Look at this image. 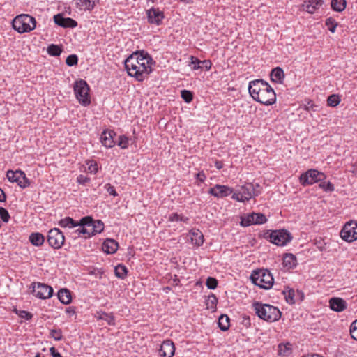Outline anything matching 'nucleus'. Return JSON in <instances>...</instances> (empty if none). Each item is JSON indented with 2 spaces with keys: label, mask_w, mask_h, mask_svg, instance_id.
Masks as SVG:
<instances>
[{
  "label": "nucleus",
  "mask_w": 357,
  "mask_h": 357,
  "mask_svg": "<svg viewBox=\"0 0 357 357\" xmlns=\"http://www.w3.org/2000/svg\"><path fill=\"white\" fill-rule=\"evenodd\" d=\"M116 143L121 149H127L129 144V138L125 135H120Z\"/></svg>",
  "instance_id": "37998d69"
},
{
  "label": "nucleus",
  "mask_w": 357,
  "mask_h": 357,
  "mask_svg": "<svg viewBox=\"0 0 357 357\" xmlns=\"http://www.w3.org/2000/svg\"><path fill=\"white\" fill-rule=\"evenodd\" d=\"M253 183H247L233 192L231 198L237 202H245L253 197Z\"/></svg>",
  "instance_id": "1a4fd4ad"
},
{
  "label": "nucleus",
  "mask_w": 357,
  "mask_h": 357,
  "mask_svg": "<svg viewBox=\"0 0 357 357\" xmlns=\"http://www.w3.org/2000/svg\"><path fill=\"white\" fill-rule=\"evenodd\" d=\"M59 225L61 227L74 228L77 227V222L70 217H66L59 222Z\"/></svg>",
  "instance_id": "473e14b6"
},
{
  "label": "nucleus",
  "mask_w": 357,
  "mask_h": 357,
  "mask_svg": "<svg viewBox=\"0 0 357 357\" xmlns=\"http://www.w3.org/2000/svg\"><path fill=\"white\" fill-rule=\"evenodd\" d=\"M304 108L307 111L312 110L314 112L317 110L318 106L313 104L312 101H308L307 104L304 105Z\"/></svg>",
  "instance_id": "6e6d98bb"
},
{
  "label": "nucleus",
  "mask_w": 357,
  "mask_h": 357,
  "mask_svg": "<svg viewBox=\"0 0 357 357\" xmlns=\"http://www.w3.org/2000/svg\"><path fill=\"white\" fill-rule=\"evenodd\" d=\"M234 190L227 185L216 184L214 187L208 190V194L217 198H223L233 195Z\"/></svg>",
  "instance_id": "2eb2a0df"
},
{
  "label": "nucleus",
  "mask_w": 357,
  "mask_h": 357,
  "mask_svg": "<svg viewBox=\"0 0 357 357\" xmlns=\"http://www.w3.org/2000/svg\"><path fill=\"white\" fill-rule=\"evenodd\" d=\"M33 292L37 298L47 299L52 296L53 289L47 284L38 282L36 286L33 287Z\"/></svg>",
  "instance_id": "4468645a"
},
{
  "label": "nucleus",
  "mask_w": 357,
  "mask_h": 357,
  "mask_svg": "<svg viewBox=\"0 0 357 357\" xmlns=\"http://www.w3.org/2000/svg\"><path fill=\"white\" fill-rule=\"evenodd\" d=\"M347 6L346 0H332L331 6L332 9L336 12H342Z\"/></svg>",
  "instance_id": "7c9ffc66"
},
{
  "label": "nucleus",
  "mask_w": 357,
  "mask_h": 357,
  "mask_svg": "<svg viewBox=\"0 0 357 357\" xmlns=\"http://www.w3.org/2000/svg\"><path fill=\"white\" fill-rule=\"evenodd\" d=\"M50 351L52 356V357H62V356L59 353L56 349L52 347L50 349Z\"/></svg>",
  "instance_id": "e2e57ef3"
},
{
  "label": "nucleus",
  "mask_w": 357,
  "mask_h": 357,
  "mask_svg": "<svg viewBox=\"0 0 357 357\" xmlns=\"http://www.w3.org/2000/svg\"><path fill=\"white\" fill-rule=\"evenodd\" d=\"M78 57L76 54H70L69 55L66 60V63L68 66H73L77 64Z\"/></svg>",
  "instance_id": "49530a36"
},
{
  "label": "nucleus",
  "mask_w": 357,
  "mask_h": 357,
  "mask_svg": "<svg viewBox=\"0 0 357 357\" xmlns=\"http://www.w3.org/2000/svg\"><path fill=\"white\" fill-rule=\"evenodd\" d=\"M326 178V175L316 169H311L300 176V183L303 185H312L314 183L322 181Z\"/></svg>",
  "instance_id": "6e6552de"
},
{
  "label": "nucleus",
  "mask_w": 357,
  "mask_h": 357,
  "mask_svg": "<svg viewBox=\"0 0 357 357\" xmlns=\"http://www.w3.org/2000/svg\"><path fill=\"white\" fill-rule=\"evenodd\" d=\"M282 294L284 295L285 300L288 303L294 304L295 303V292L294 289H289L287 293L284 290H283Z\"/></svg>",
  "instance_id": "ea45409f"
},
{
  "label": "nucleus",
  "mask_w": 357,
  "mask_h": 357,
  "mask_svg": "<svg viewBox=\"0 0 357 357\" xmlns=\"http://www.w3.org/2000/svg\"><path fill=\"white\" fill-rule=\"evenodd\" d=\"M146 15L149 23L157 26L162 23V20L165 17L163 12L160 10L159 8H151L147 10Z\"/></svg>",
  "instance_id": "dca6fc26"
},
{
  "label": "nucleus",
  "mask_w": 357,
  "mask_h": 357,
  "mask_svg": "<svg viewBox=\"0 0 357 357\" xmlns=\"http://www.w3.org/2000/svg\"><path fill=\"white\" fill-rule=\"evenodd\" d=\"M59 300L65 305H68L72 301L71 292L68 289H61L57 294Z\"/></svg>",
  "instance_id": "bb28decb"
},
{
  "label": "nucleus",
  "mask_w": 357,
  "mask_h": 357,
  "mask_svg": "<svg viewBox=\"0 0 357 357\" xmlns=\"http://www.w3.org/2000/svg\"><path fill=\"white\" fill-rule=\"evenodd\" d=\"M329 305L332 310L337 312H342L347 306L346 301L338 297L331 298L329 300Z\"/></svg>",
  "instance_id": "aec40b11"
},
{
  "label": "nucleus",
  "mask_w": 357,
  "mask_h": 357,
  "mask_svg": "<svg viewBox=\"0 0 357 357\" xmlns=\"http://www.w3.org/2000/svg\"><path fill=\"white\" fill-rule=\"evenodd\" d=\"M248 91L252 98L264 105H271L276 101V94L268 82L263 79L251 81Z\"/></svg>",
  "instance_id": "f257e3e1"
},
{
  "label": "nucleus",
  "mask_w": 357,
  "mask_h": 357,
  "mask_svg": "<svg viewBox=\"0 0 357 357\" xmlns=\"http://www.w3.org/2000/svg\"><path fill=\"white\" fill-rule=\"evenodd\" d=\"M128 58H132L133 60L136 62L135 64L138 66H142V65H146L149 63H152L153 59L152 58L146 53H139L135 52L132 54H131Z\"/></svg>",
  "instance_id": "412c9836"
},
{
  "label": "nucleus",
  "mask_w": 357,
  "mask_h": 357,
  "mask_svg": "<svg viewBox=\"0 0 357 357\" xmlns=\"http://www.w3.org/2000/svg\"><path fill=\"white\" fill-rule=\"evenodd\" d=\"M89 170L90 171V172H91V173H94V174H96V173L98 172V165H97V163H96V162L91 163V164L89 166Z\"/></svg>",
  "instance_id": "680f3d73"
},
{
  "label": "nucleus",
  "mask_w": 357,
  "mask_h": 357,
  "mask_svg": "<svg viewBox=\"0 0 357 357\" xmlns=\"http://www.w3.org/2000/svg\"><path fill=\"white\" fill-rule=\"evenodd\" d=\"M350 334L354 340H357V319L354 321L350 326Z\"/></svg>",
  "instance_id": "3c124183"
},
{
  "label": "nucleus",
  "mask_w": 357,
  "mask_h": 357,
  "mask_svg": "<svg viewBox=\"0 0 357 357\" xmlns=\"http://www.w3.org/2000/svg\"><path fill=\"white\" fill-rule=\"evenodd\" d=\"M93 220L90 216H86L82 218L79 222H77V226L84 227H91Z\"/></svg>",
  "instance_id": "e433bc0d"
},
{
  "label": "nucleus",
  "mask_w": 357,
  "mask_h": 357,
  "mask_svg": "<svg viewBox=\"0 0 357 357\" xmlns=\"http://www.w3.org/2000/svg\"><path fill=\"white\" fill-rule=\"evenodd\" d=\"M98 0H76L77 7L81 10H91L93 9Z\"/></svg>",
  "instance_id": "cd10ccee"
},
{
  "label": "nucleus",
  "mask_w": 357,
  "mask_h": 357,
  "mask_svg": "<svg viewBox=\"0 0 357 357\" xmlns=\"http://www.w3.org/2000/svg\"><path fill=\"white\" fill-rule=\"evenodd\" d=\"M211 62L208 60H204L201 61V63L199 66H192L193 70H197V69H206V70H208L211 68Z\"/></svg>",
  "instance_id": "a18cd8bd"
},
{
  "label": "nucleus",
  "mask_w": 357,
  "mask_h": 357,
  "mask_svg": "<svg viewBox=\"0 0 357 357\" xmlns=\"http://www.w3.org/2000/svg\"><path fill=\"white\" fill-rule=\"evenodd\" d=\"M6 196L4 191L0 188V202H6Z\"/></svg>",
  "instance_id": "338daca9"
},
{
  "label": "nucleus",
  "mask_w": 357,
  "mask_h": 357,
  "mask_svg": "<svg viewBox=\"0 0 357 357\" xmlns=\"http://www.w3.org/2000/svg\"><path fill=\"white\" fill-rule=\"evenodd\" d=\"M54 21L56 24L63 28H75L77 22L70 17H64L62 14H57L54 16Z\"/></svg>",
  "instance_id": "f3484780"
},
{
  "label": "nucleus",
  "mask_w": 357,
  "mask_h": 357,
  "mask_svg": "<svg viewBox=\"0 0 357 357\" xmlns=\"http://www.w3.org/2000/svg\"><path fill=\"white\" fill-rule=\"evenodd\" d=\"M218 326L222 331H227L230 326L229 318L226 314H221L218 319Z\"/></svg>",
  "instance_id": "2f4dec72"
},
{
  "label": "nucleus",
  "mask_w": 357,
  "mask_h": 357,
  "mask_svg": "<svg viewBox=\"0 0 357 357\" xmlns=\"http://www.w3.org/2000/svg\"><path fill=\"white\" fill-rule=\"evenodd\" d=\"M264 238L269 239V241L278 246L286 245L292 240L291 233L287 229L267 231L264 234Z\"/></svg>",
  "instance_id": "423d86ee"
},
{
  "label": "nucleus",
  "mask_w": 357,
  "mask_h": 357,
  "mask_svg": "<svg viewBox=\"0 0 357 357\" xmlns=\"http://www.w3.org/2000/svg\"><path fill=\"white\" fill-rule=\"evenodd\" d=\"M104 223L100 220H93L90 228L91 236L101 233L104 230Z\"/></svg>",
  "instance_id": "c756f323"
},
{
  "label": "nucleus",
  "mask_w": 357,
  "mask_h": 357,
  "mask_svg": "<svg viewBox=\"0 0 357 357\" xmlns=\"http://www.w3.org/2000/svg\"><path fill=\"white\" fill-rule=\"evenodd\" d=\"M49 245L54 249H59L64 244L65 237L62 231L57 228L51 229L47 237Z\"/></svg>",
  "instance_id": "9b49d317"
},
{
  "label": "nucleus",
  "mask_w": 357,
  "mask_h": 357,
  "mask_svg": "<svg viewBox=\"0 0 357 357\" xmlns=\"http://www.w3.org/2000/svg\"><path fill=\"white\" fill-rule=\"evenodd\" d=\"M50 337L56 341L62 339V331L61 329H52L50 331Z\"/></svg>",
  "instance_id": "09e8293b"
},
{
  "label": "nucleus",
  "mask_w": 357,
  "mask_h": 357,
  "mask_svg": "<svg viewBox=\"0 0 357 357\" xmlns=\"http://www.w3.org/2000/svg\"><path fill=\"white\" fill-rule=\"evenodd\" d=\"M267 221L266 216L262 213H252L248 214L246 217L242 218L241 225L248 227L251 225H260Z\"/></svg>",
  "instance_id": "ddd939ff"
},
{
  "label": "nucleus",
  "mask_w": 357,
  "mask_h": 357,
  "mask_svg": "<svg viewBox=\"0 0 357 357\" xmlns=\"http://www.w3.org/2000/svg\"><path fill=\"white\" fill-rule=\"evenodd\" d=\"M324 3L323 0H310L305 1L303 4V10H306L309 13H314L317 9Z\"/></svg>",
  "instance_id": "5701e85b"
},
{
  "label": "nucleus",
  "mask_w": 357,
  "mask_h": 357,
  "mask_svg": "<svg viewBox=\"0 0 357 357\" xmlns=\"http://www.w3.org/2000/svg\"><path fill=\"white\" fill-rule=\"evenodd\" d=\"M29 241L32 245L38 247L43 245L45 242V237L39 232L32 233L29 236Z\"/></svg>",
  "instance_id": "c85d7f7f"
},
{
  "label": "nucleus",
  "mask_w": 357,
  "mask_h": 357,
  "mask_svg": "<svg viewBox=\"0 0 357 357\" xmlns=\"http://www.w3.org/2000/svg\"><path fill=\"white\" fill-rule=\"evenodd\" d=\"M284 79V73L280 67H276L271 70V79L272 82L282 84Z\"/></svg>",
  "instance_id": "393cba45"
},
{
  "label": "nucleus",
  "mask_w": 357,
  "mask_h": 357,
  "mask_svg": "<svg viewBox=\"0 0 357 357\" xmlns=\"http://www.w3.org/2000/svg\"><path fill=\"white\" fill-rule=\"evenodd\" d=\"M181 98L188 103L192 100L193 95L192 93L188 90L181 91Z\"/></svg>",
  "instance_id": "8fccbe9b"
},
{
  "label": "nucleus",
  "mask_w": 357,
  "mask_h": 357,
  "mask_svg": "<svg viewBox=\"0 0 357 357\" xmlns=\"http://www.w3.org/2000/svg\"><path fill=\"white\" fill-rule=\"evenodd\" d=\"M190 234L191 236V242L192 244L200 246L204 243V236L202 233L197 229H193L190 231Z\"/></svg>",
  "instance_id": "a878e982"
},
{
  "label": "nucleus",
  "mask_w": 357,
  "mask_h": 357,
  "mask_svg": "<svg viewBox=\"0 0 357 357\" xmlns=\"http://www.w3.org/2000/svg\"><path fill=\"white\" fill-rule=\"evenodd\" d=\"M17 314L21 318H24L26 320H31L33 317V314L25 310H20Z\"/></svg>",
  "instance_id": "5fc2aeb1"
},
{
  "label": "nucleus",
  "mask_w": 357,
  "mask_h": 357,
  "mask_svg": "<svg viewBox=\"0 0 357 357\" xmlns=\"http://www.w3.org/2000/svg\"><path fill=\"white\" fill-rule=\"evenodd\" d=\"M75 234L77 235V236H80L82 234L84 236V238H89L91 236V231L89 228L81 227L75 231Z\"/></svg>",
  "instance_id": "a19ab883"
},
{
  "label": "nucleus",
  "mask_w": 357,
  "mask_h": 357,
  "mask_svg": "<svg viewBox=\"0 0 357 357\" xmlns=\"http://www.w3.org/2000/svg\"><path fill=\"white\" fill-rule=\"evenodd\" d=\"M114 273L117 278L124 279L127 275L128 270L124 265L119 264L115 267Z\"/></svg>",
  "instance_id": "72a5a7b5"
},
{
  "label": "nucleus",
  "mask_w": 357,
  "mask_h": 357,
  "mask_svg": "<svg viewBox=\"0 0 357 357\" xmlns=\"http://www.w3.org/2000/svg\"><path fill=\"white\" fill-rule=\"evenodd\" d=\"M90 181V178L85 176L82 174H80L77 178V181L78 183L81 185H85L86 183H88Z\"/></svg>",
  "instance_id": "13d9d810"
},
{
  "label": "nucleus",
  "mask_w": 357,
  "mask_h": 357,
  "mask_svg": "<svg viewBox=\"0 0 357 357\" xmlns=\"http://www.w3.org/2000/svg\"><path fill=\"white\" fill-rule=\"evenodd\" d=\"M291 354V344H279L278 354L283 356H288Z\"/></svg>",
  "instance_id": "c9c22d12"
},
{
  "label": "nucleus",
  "mask_w": 357,
  "mask_h": 357,
  "mask_svg": "<svg viewBox=\"0 0 357 357\" xmlns=\"http://www.w3.org/2000/svg\"><path fill=\"white\" fill-rule=\"evenodd\" d=\"M62 49L57 45L51 44L47 47V52L50 55L58 56L61 54Z\"/></svg>",
  "instance_id": "f704fd0d"
},
{
  "label": "nucleus",
  "mask_w": 357,
  "mask_h": 357,
  "mask_svg": "<svg viewBox=\"0 0 357 357\" xmlns=\"http://www.w3.org/2000/svg\"><path fill=\"white\" fill-rule=\"evenodd\" d=\"M104 188L106 191L112 196L116 197L118 195L114 187L110 183H107L104 186Z\"/></svg>",
  "instance_id": "864d4df0"
},
{
  "label": "nucleus",
  "mask_w": 357,
  "mask_h": 357,
  "mask_svg": "<svg viewBox=\"0 0 357 357\" xmlns=\"http://www.w3.org/2000/svg\"><path fill=\"white\" fill-rule=\"evenodd\" d=\"M282 260L283 266L287 270L294 268L297 264L296 257L292 253H285L283 255Z\"/></svg>",
  "instance_id": "b1692460"
},
{
  "label": "nucleus",
  "mask_w": 357,
  "mask_h": 357,
  "mask_svg": "<svg viewBox=\"0 0 357 357\" xmlns=\"http://www.w3.org/2000/svg\"><path fill=\"white\" fill-rule=\"evenodd\" d=\"M6 177L9 181L12 183H17L18 185L22 188H26L30 184L25 173L21 170H8L6 172Z\"/></svg>",
  "instance_id": "f8f14e48"
},
{
  "label": "nucleus",
  "mask_w": 357,
  "mask_h": 357,
  "mask_svg": "<svg viewBox=\"0 0 357 357\" xmlns=\"http://www.w3.org/2000/svg\"><path fill=\"white\" fill-rule=\"evenodd\" d=\"M105 317H100V319H105L109 325L114 326L115 324L114 317L112 314L105 313Z\"/></svg>",
  "instance_id": "4d7b16f0"
},
{
  "label": "nucleus",
  "mask_w": 357,
  "mask_h": 357,
  "mask_svg": "<svg viewBox=\"0 0 357 357\" xmlns=\"http://www.w3.org/2000/svg\"><path fill=\"white\" fill-rule=\"evenodd\" d=\"M179 214L178 213H172L169 215V220L171 221V222H173V221H179Z\"/></svg>",
  "instance_id": "0e129e2a"
},
{
  "label": "nucleus",
  "mask_w": 357,
  "mask_h": 357,
  "mask_svg": "<svg viewBox=\"0 0 357 357\" xmlns=\"http://www.w3.org/2000/svg\"><path fill=\"white\" fill-rule=\"evenodd\" d=\"M206 285L209 289H215L218 286V280L215 278L208 277Z\"/></svg>",
  "instance_id": "de8ad7c7"
},
{
  "label": "nucleus",
  "mask_w": 357,
  "mask_h": 357,
  "mask_svg": "<svg viewBox=\"0 0 357 357\" xmlns=\"http://www.w3.org/2000/svg\"><path fill=\"white\" fill-rule=\"evenodd\" d=\"M340 102V99L337 95H331L328 96L327 99V103L328 106L331 107H335L337 106Z\"/></svg>",
  "instance_id": "79ce46f5"
},
{
  "label": "nucleus",
  "mask_w": 357,
  "mask_h": 357,
  "mask_svg": "<svg viewBox=\"0 0 357 357\" xmlns=\"http://www.w3.org/2000/svg\"><path fill=\"white\" fill-rule=\"evenodd\" d=\"M191 64L194 66H199L201 63V61L199 60L197 57L191 56Z\"/></svg>",
  "instance_id": "69168bd1"
},
{
  "label": "nucleus",
  "mask_w": 357,
  "mask_h": 357,
  "mask_svg": "<svg viewBox=\"0 0 357 357\" xmlns=\"http://www.w3.org/2000/svg\"><path fill=\"white\" fill-rule=\"evenodd\" d=\"M10 215L8 211L3 208L0 207V218L4 222H8L10 220Z\"/></svg>",
  "instance_id": "603ef678"
},
{
  "label": "nucleus",
  "mask_w": 357,
  "mask_h": 357,
  "mask_svg": "<svg viewBox=\"0 0 357 357\" xmlns=\"http://www.w3.org/2000/svg\"><path fill=\"white\" fill-rule=\"evenodd\" d=\"M175 347L173 342L170 340L164 341L160 349V355L162 357H172L174 354Z\"/></svg>",
  "instance_id": "6ab92c4d"
},
{
  "label": "nucleus",
  "mask_w": 357,
  "mask_h": 357,
  "mask_svg": "<svg viewBox=\"0 0 357 357\" xmlns=\"http://www.w3.org/2000/svg\"><path fill=\"white\" fill-rule=\"evenodd\" d=\"M66 312L69 314L73 315L75 314V310L73 307H68V308H66Z\"/></svg>",
  "instance_id": "774afa93"
},
{
  "label": "nucleus",
  "mask_w": 357,
  "mask_h": 357,
  "mask_svg": "<svg viewBox=\"0 0 357 357\" xmlns=\"http://www.w3.org/2000/svg\"><path fill=\"white\" fill-rule=\"evenodd\" d=\"M325 24L328 26V30L331 33H334L335 31L336 27L337 26V23L333 17H330L327 18L325 21Z\"/></svg>",
  "instance_id": "4c0bfd02"
},
{
  "label": "nucleus",
  "mask_w": 357,
  "mask_h": 357,
  "mask_svg": "<svg viewBox=\"0 0 357 357\" xmlns=\"http://www.w3.org/2000/svg\"><path fill=\"white\" fill-rule=\"evenodd\" d=\"M250 280L254 284L264 289H271L274 283L271 273L264 268L254 270L250 275Z\"/></svg>",
  "instance_id": "20e7f679"
},
{
  "label": "nucleus",
  "mask_w": 357,
  "mask_h": 357,
  "mask_svg": "<svg viewBox=\"0 0 357 357\" xmlns=\"http://www.w3.org/2000/svg\"><path fill=\"white\" fill-rule=\"evenodd\" d=\"M116 136V134L113 130H104L100 137V140L103 146L106 148H112L113 147L116 142L114 138Z\"/></svg>",
  "instance_id": "a211bd4d"
},
{
  "label": "nucleus",
  "mask_w": 357,
  "mask_h": 357,
  "mask_svg": "<svg viewBox=\"0 0 357 357\" xmlns=\"http://www.w3.org/2000/svg\"><path fill=\"white\" fill-rule=\"evenodd\" d=\"M73 89L75 97L82 105L87 106L90 105V88L85 80L80 79L76 81L74 84Z\"/></svg>",
  "instance_id": "0eeeda50"
},
{
  "label": "nucleus",
  "mask_w": 357,
  "mask_h": 357,
  "mask_svg": "<svg viewBox=\"0 0 357 357\" xmlns=\"http://www.w3.org/2000/svg\"><path fill=\"white\" fill-rule=\"evenodd\" d=\"M217 303H218L217 297L214 294H212L211 295L208 296V300L206 302L207 308L211 309V310L215 309Z\"/></svg>",
  "instance_id": "58836bf2"
},
{
  "label": "nucleus",
  "mask_w": 357,
  "mask_h": 357,
  "mask_svg": "<svg viewBox=\"0 0 357 357\" xmlns=\"http://www.w3.org/2000/svg\"><path fill=\"white\" fill-rule=\"evenodd\" d=\"M253 188L255 190H253V197L258 196L261 191V187L259 183H253Z\"/></svg>",
  "instance_id": "bf43d9fd"
},
{
  "label": "nucleus",
  "mask_w": 357,
  "mask_h": 357,
  "mask_svg": "<svg viewBox=\"0 0 357 357\" xmlns=\"http://www.w3.org/2000/svg\"><path fill=\"white\" fill-rule=\"evenodd\" d=\"M12 25L16 31L24 33L33 30L36 26V21L28 14H21L13 19Z\"/></svg>",
  "instance_id": "39448f33"
},
{
  "label": "nucleus",
  "mask_w": 357,
  "mask_h": 357,
  "mask_svg": "<svg viewBox=\"0 0 357 357\" xmlns=\"http://www.w3.org/2000/svg\"><path fill=\"white\" fill-rule=\"evenodd\" d=\"M118 243L112 238H107L102 245V250L107 254L115 253L118 250Z\"/></svg>",
  "instance_id": "4be33fe9"
},
{
  "label": "nucleus",
  "mask_w": 357,
  "mask_h": 357,
  "mask_svg": "<svg viewBox=\"0 0 357 357\" xmlns=\"http://www.w3.org/2000/svg\"><path fill=\"white\" fill-rule=\"evenodd\" d=\"M196 178L198 181H199L200 182H204L206 178V176L204 174V172L203 171H202V172H198L196 174Z\"/></svg>",
  "instance_id": "052dcab7"
},
{
  "label": "nucleus",
  "mask_w": 357,
  "mask_h": 357,
  "mask_svg": "<svg viewBox=\"0 0 357 357\" xmlns=\"http://www.w3.org/2000/svg\"><path fill=\"white\" fill-rule=\"evenodd\" d=\"M252 307L257 316L266 321L274 322L279 320L281 317V312L275 306L255 302L252 304Z\"/></svg>",
  "instance_id": "f03ea898"
},
{
  "label": "nucleus",
  "mask_w": 357,
  "mask_h": 357,
  "mask_svg": "<svg viewBox=\"0 0 357 357\" xmlns=\"http://www.w3.org/2000/svg\"><path fill=\"white\" fill-rule=\"evenodd\" d=\"M340 236L347 242L357 240V222L353 220L347 222L340 231Z\"/></svg>",
  "instance_id": "9d476101"
},
{
  "label": "nucleus",
  "mask_w": 357,
  "mask_h": 357,
  "mask_svg": "<svg viewBox=\"0 0 357 357\" xmlns=\"http://www.w3.org/2000/svg\"><path fill=\"white\" fill-rule=\"evenodd\" d=\"M319 188L323 189L325 192H331L334 191V190H335L333 184L332 183H331L330 181L326 182V181H322L319 183Z\"/></svg>",
  "instance_id": "c03bdc74"
},
{
  "label": "nucleus",
  "mask_w": 357,
  "mask_h": 357,
  "mask_svg": "<svg viewBox=\"0 0 357 357\" xmlns=\"http://www.w3.org/2000/svg\"><path fill=\"white\" fill-rule=\"evenodd\" d=\"M135 63L132 58H127L124 62L125 68L128 75L135 77L137 81L142 82L151 73L152 63H149L142 66H138Z\"/></svg>",
  "instance_id": "7ed1b4c3"
}]
</instances>
